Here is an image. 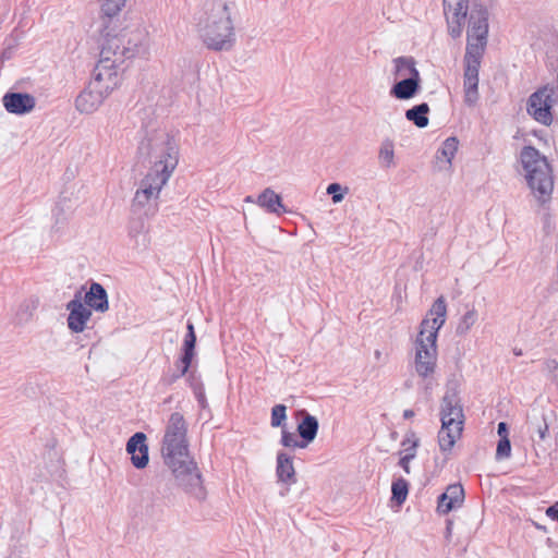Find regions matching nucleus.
I'll list each match as a JSON object with an SVG mask.
<instances>
[{
  "label": "nucleus",
  "instance_id": "1",
  "mask_svg": "<svg viewBox=\"0 0 558 558\" xmlns=\"http://www.w3.org/2000/svg\"><path fill=\"white\" fill-rule=\"evenodd\" d=\"M448 34L459 38L464 29L468 12L466 48L464 54L463 92L469 107L476 105L478 94V72L488 41L489 12L486 5L470 0H442Z\"/></svg>",
  "mask_w": 558,
  "mask_h": 558
},
{
  "label": "nucleus",
  "instance_id": "2",
  "mask_svg": "<svg viewBox=\"0 0 558 558\" xmlns=\"http://www.w3.org/2000/svg\"><path fill=\"white\" fill-rule=\"evenodd\" d=\"M160 451L178 486L193 498L205 500L206 489L199 470L189 451L187 423L182 413L170 414L165 426Z\"/></svg>",
  "mask_w": 558,
  "mask_h": 558
},
{
  "label": "nucleus",
  "instance_id": "3",
  "mask_svg": "<svg viewBox=\"0 0 558 558\" xmlns=\"http://www.w3.org/2000/svg\"><path fill=\"white\" fill-rule=\"evenodd\" d=\"M447 315V305L444 296H439L432 305L426 318L420 326L414 340V369L422 378H428L435 373L437 366V337L444 326Z\"/></svg>",
  "mask_w": 558,
  "mask_h": 558
},
{
  "label": "nucleus",
  "instance_id": "4",
  "mask_svg": "<svg viewBox=\"0 0 558 558\" xmlns=\"http://www.w3.org/2000/svg\"><path fill=\"white\" fill-rule=\"evenodd\" d=\"M138 154L148 159L149 172L170 179L179 163V146L166 130L146 128L138 144Z\"/></svg>",
  "mask_w": 558,
  "mask_h": 558
},
{
  "label": "nucleus",
  "instance_id": "5",
  "mask_svg": "<svg viewBox=\"0 0 558 558\" xmlns=\"http://www.w3.org/2000/svg\"><path fill=\"white\" fill-rule=\"evenodd\" d=\"M203 43L215 51H230L236 43V34L227 2L214 3L210 12L199 28Z\"/></svg>",
  "mask_w": 558,
  "mask_h": 558
},
{
  "label": "nucleus",
  "instance_id": "6",
  "mask_svg": "<svg viewBox=\"0 0 558 558\" xmlns=\"http://www.w3.org/2000/svg\"><path fill=\"white\" fill-rule=\"evenodd\" d=\"M520 157L530 189L539 202L545 203L554 189L551 169L546 157L533 146L523 147Z\"/></svg>",
  "mask_w": 558,
  "mask_h": 558
},
{
  "label": "nucleus",
  "instance_id": "7",
  "mask_svg": "<svg viewBox=\"0 0 558 558\" xmlns=\"http://www.w3.org/2000/svg\"><path fill=\"white\" fill-rule=\"evenodd\" d=\"M440 416L441 428L438 433V444L442 452H448L460 438L464 421L462 407L454 393L444 396Z\"/></svg>",
  "mask_w": 558,
  "mask_h": 558
},
{
  "label": "nucleus",
  "instance_id": "8",
  "mask_svg": "<svg viewBox=\"0 0 558 558\" xmlns=\"http://www.w3.org/2000/svg\"><path fill=\"white\" fill-rule=\"evenodd\" d=\"M132 35L125 29L112 36L108 33L100 50V59L107 58V61H114V64L121 66L125 60L133 58L138 51L141 34L138 33L134 37Z\"/></svg>",
  "mask_w": 558,
  "mask_h": 558
},
{
  "label": "nucleus",
  "instance_id": "9",
  "mask_svg": "<svg viewBox=\"0 0 558 558\" xmlns=\"http://www.w3.org/2000/svg\"><path fill=\"white\" fill-rule=\"evenodd\" d=\"M558 101V87L547 84L535 90L527 100V113L537 122L548 126L553 123L551 108Z\"/></svg>",
  "mask_w": 558,
  "mask_h": 558
},
{
  "label": "nucleus",
  "instance_id": "10",
  "mask_svg": "<svg viewBox=\"0 0 558 558\" xmlns=\"http://www.w3.org/2000/svg\"><path fill=\"white\" fill-rule=\"evenodd\" d=\"M168 181L169 179L166 177H161L148 171L147 174L142 179L140 187L135 192L133 198L134 205L144 207L150 199H157Z\"/></svg>",
  "mask_w": 558,
  "mask_h": 558
},
{
  "label": "nucleus",
  "instance_id": "11",
  "mask_svg": "<svg viewBox=\"0 0 558 558\" xmlns=\"http://www.w3.org/2000/svg\"><path fill=\"white\" fill-rule=\"evenodd\" d=\"M114 61L100 59L95 66L92 83H98V87L109 95L120 83L119 69Z\"/></svg>",
  "mask_w": 558,
  "mask_h": 558
},
{
  "label": "nucleus",
  "instance_id": "12",
  "mask_svg": "<svg viewBox=\"0 0 558 558\" xmlns=\"http://www.w3.org/2000/svg\"><path fill=\"white\" fill-rule=\"evenodd\" d=\"M68 327L72 332H83L92 317V310L83 303L82 292L77 291L74 298L66 304Z\"/></svg>",
  "mask_w": 558,
  "mask_h": 558
},
{
  "label": "nucleus",
  "instance_id": "13",
  "mask_svg": "<svg viewBox=\"0 0 558 558\" xmlns=\"http://www.w3.org/2000/svg\"><path fill=\"white\" fill-rule=\"evenodd\" d=\"M108 95L98 87V83L89 84L75 99V108L84 114H90L98 110Z\"/></svg>",
  "mask_w": 558,
  "mask_h": 558
},
{
  "label": "nucleus",
  "instance_id": "14",
  "mask_svg": "<svg viewBox=\"0 0 558 558\" xmlns=\"http://www.w3.org/2000/svg\"><path fill=\"white\" fill-rule=\"evenodd\" d=\"M2 104L9 113L23 116L34 110L36 99L27 93L9 92L2 97Z\"/></svg>",
  "mask_w": 558,
  "mask_h": 558
},
{
  "label": "nucleus",
  "instance_id": "15",
  "mask_svg": "<svg viewBox=\"0 0 558 558\" xmlns=\"http://www.w3.org/2000/svg\"><path fill=\"white\" fill-rule=\"evenodd\" d=\"M146 439L144 433L137 432L126 442V452L131 456V462L136 469H144L149 462Z\"/></svg>",
  "mask_w": 558,
  "mask_h": 558
},
{
  "label": "nucleus",
  "instance_id": "16",
  "mask_svg": "<svg viewBox=\"0 0 558 558\" xmlns=\"http://www.w3.org/2000/svg\"><path fill=\"white\" fill-rule=\"evenodd\" d=\"M464 500V489L461 484H451L446 492L438 497L437 510L441 514H447L451 510L459 508Z\"/></svg>",
  "mask_w": 558,
  "mask_h": 558
},
{
  "label": "nucleus",
  "instance_id": "17",
  "mask_svg": "<svg viewBox=\"0 0 558 558\" xmlns=\"http://www.w3.org/2000/svg\"><path fill=\"white\" fill-rule=\"evenodd\" d=\"M85 305L96 312L105 313L109 308L106 289L98 282H93L83 298Z\"/></svg>",
  "mask_w": 558,
  "mask_h": 558
},
{
  "label": "nucleus",
  "instance_id": "18",
  "mask_svg": "<svg viewBox=\"0 0 558 558\" xmlns=\"http://www.w3.org/2000/svg\"><path fill=\"white\" fill-rule=\"evenodd\" d=\"M256 204L268 213L280 215L286 211L282 198L272 189H265L257 197Z\"/></svg>",
  "mask_w": 558,
  "mask_h": 558
},
{
  "label": "nucleus",
  "instance_id": "19",
  "mask_svg": "<svg viewBox=\"0 0 558 558\" xmlns=\"http://www.w3.org/2000/svg\"><path fill=\"white\" fill-rule=\"evenodd\" d=\"M459 142L456 137H448L436 153V162L440 170L451 168L452 159L458 150Z\"/></svg>",
  "mask_w": 558,
  "mask_h": 558
},
{
  "label": "nucleus",
  "instance_id": "20",
  "mask_svg": "<svg viewBox=\"0 0 558 558\" xmlns=\"http://www.w3.org/2000/svg\"><path fill=\"white\" fill-rule=\"evenodd\" d=\"M300 414L303 416V418L298 425V433L302 440L306 442L307 446L316 438L319 424L318 420L315 416L307 413L305 410H302Z\"/></svg>",
  "mask_w": 558,
  "mask_h": 558
},
{
  "label": "nucleus",
  "instance_id": "21",
  "mask_svg": "<svg viewBox=\"0 0 558 558\" xmlns=\"http://www.w3.org/2000/svg\"><path fill=\"white\" fill-rule=\"evenodd\" d=\"M420 82L421 78L404 77L392 86L390 94L397 99H410L418 92Z\"/></svg>",
  "mask_w": 558,
  "mask_h": 558
},
{
  "label": "nucleus",
  "instance_id": "22",
  "mask_svg": "<svg viewBox=\"0 0 558 558\" xmlns=\"http://www.w3.org/2000/svg\"><path fill=\"white\" fill-rule=\"evenodd\" d=\"M276 473L278 480L283 483L292 484L296 481L292 458L283 451L277 453Z\"/></svg>",
  "mask_w": 558,
  "mask_h": 558
},
{
  "label": "nucleus",
  "instance_id": "23",
  "mask_svg": "<svg viewBox=\"0 0 558 558\" xmlns=\"http://www.w3.org/2000/svg\"><path fill=\"white\" fill-rule=\"evenodd\" d=\"M396 78H420V73L412 57H398L393 59Z\"/></svg>",
  "mask_w": 558,
  "mask_h": 558
},
{
  "label": "nucleus",
  "instance_id": "24",
  "mask_svg": "<svg viewBox=\"0 0 558 558\" xmlns=\"http://www.w3.org/2000/svg\"><path fill=\"white\" fill-rule=\"evenodd\" d=\"M429 106L426 102L416 105L405 111V118L420 129L428 125Z\"/></svg>",
  "mask_w": 558,
  "mask_h": 558
},
{
  "label": "nucleus",
  "instance_id": "25",
  "mask_svg": "<svg viewBox=\"0 0 558 558\" xmlns=\"http://www.w3.org/2000/svg\"><path fill=\"white\" fill-rule=\"evenodd\" d=\"M378 160L383 168L395 167V144L390 138H385L379 146Z\"/></svg>",
  "mask_w": 558,
  "mask_h": 558
},
{
  "label": "nucleus",
  "instance_id": "26",
  "mask_svg": "<svg viewBox=\"0 0 558 558\" xmlns=\"http://www.w3.org/2000/svg\"><path fill=\"white\" fill-rule=\"evenodd\" d=\"M401 446L403 447V450L400 453L414 459L416 457V450L420 446V439L413 430H409L405 434Z\"/></svg>",
  "mask_w": 558,
  "mask_h": 558
},
{
  "label": "nucleus",
  "instance_id": "27",
  "mask_svg": "<svg viewBox=\"0 0 558 558\" xmlns=\"http://www.w3.org/2000/svg\"><path fill=\"white\" fill-rule=\"evenodd\" d=\"M126 0H100V9L104 16L112 19L119 15Z\"/></svg>",
  "mask_w": 558,
  "mask_h": 558
},
{
  "label": "nucleus",
  "instance_id": "28",
  "mask_svg": "<svg viewBox=\"0 0 558 558\" xmlns=\"http://www.w3.org/2000/svg\"><path fill=\"white\" fill-rule=\"evenodd\" d=\"M392 499L398 504L402 505L409 493V483L404 478H397L391 485Z\"/></svg>",
  "mask_w": 558,
  "mask_h": 558
},
{
  "label": "nucleus",
  "instance_id": "29",
  "mask_svg": "<svg viewBox=\"0 0 558 558\" xmlns=\"http://www.w3.org/2000/svg\"><path fill=\"white\" fill-rule=\"evenodd\" d=\"M529 432L534 435L536 434L539 440H544L548 433V424L545 417L542 415L539 417H532L527 421Z\"/></svg>",
  "mask_w": 558,
  "mask_h": 558
},
{
  "label": "nucleus",
  "instance_id": "30",
  "mask_svg": "<svg viewBox=\"0 0 558 558\" xmlns=\"http://www.w3.org/2000/svg\"><path fill=\"white\" fill-rule=\"evenodd\" d=\"M477 320V312L472 308L469 310L459 320V324L457 326V333L460 336L466 335L472 326Z\"/></svg>",
  "mask_w": 558,
  "mask_h": 558
},
{
  "label": "nucleus",
  "instance_id": "31",
  "mask_svg": "<svg viewBox=\"0 0 558 558\" xmlns=\"http://www.w3.org/2000/svg\"><path fill=\"white\" fill-rule=\"evenodd\" d=\"M280 444L287 448H302L303 449V448L307 447L306 442H304L303 440H299L296 435L294 433L287 430L286 427H283L281 430Z\"/></svg>",
  "mask_w": 558,
  "mask_h": 558
},
{
  "label": "nucleus",
  "instance_id": "32",
  "mask_svg": "<svg viewBox=\"0 0 558 558\" xmlns=\"http://www.w3.org/2000/svg\"><path fill=\"white\" fill-rule=\"evenodd\" d=\"M286 420H287V407L283 404H276L271 409V420H270L271 426L283 428Z\"/></svg>",
  "mask_w": 558,
  "mask_h": 558
},
{
  "label": "nucleus",
  "instance_id": "33",
  "mask_svg": "<svg viewBox=\"0 0 558 558\" xmlns=\"http://www.w3.org/2000/svg\"><path fill=\"white\" fill-rule=\"evenodd\" d=\"M196 344V335H185L183 343L184 363H192Z\"/></svg>",
  "mask_w": 558,
  "mask_h": 558
},
{
  "label": "nucleus",
  "instance_id": "34",
  "mask_svg": "<svg viewBox=\"0 0 558 558\" xmlns=\"http://www.w3.org/2000/svg\"><path fill=\"white\" fill-rule=\"evenodd\" d=\"M146 232L145 222L143 219L132 220L129 226V235L138 242L141 235H144Z\"/></svg>",
  "mask_w": 558,
  "mask_h": 558
},
{
  "label": "nucleus",
  "instance_id": "35",
  "mask_svg": "<svg viewBox=\"0 0 558 558\" xmlns=\"http://www.w3.org/2000/svg\"><path fill=\"white\" fill-rule=\"evenodd\" d=\"M511 454V444L509 437H502L499 439L496 449V459L504 460L508 459Z\"/></svg>",
  "mask_w": 558,
  "mask_h": 558
},
{
  "label": "nucleus",
  "instance_id": "36",
  "mask_svg": "<svg viewBox=\"0 0 558 558\" xmlns=\"http://www.w3.org/2000/svg\"><path fill=\"white\" fill-rule=\"evenodd\" d=\"M190 366H191V363H189V364L184 363V354H183L181 356V359L179 360V362L177 363V367L179 369V373L172 375L169 378H166L167 384L170 385V384L174 383L178 378L184 376L187 373Z\"/></svg>",
  "mask_w": 558,
  "mask_h": 558
},
{
  "label": "nucleus",
  "instance_id": "37",
  "mask_svg": "<svg viewBox=\"0 0 558 558\" xmlns=\"http://www.w3.org/2000/svg\"><path fill=\"white\" fill-rule=\"evenodd\" d=\"M341 185L339 183H331L327 186V193L332 195V202L338 204L342 202L344 195L341 193Z\"/></svg>",
  "mask_w": 558,
  "mask_h": 558
},
{
  "label": "nucleus",
  "instance_id": "38",
  "mask_svg": "<svg viewBox=\"0 0 558 558\" xmlns=\"http://www.w3.org/2000/svg\"><path fill=\"white\" fill-rule=\"evenodd\" d=\"M547 368L550 372L553 379L558 384V362H556V361L548 362Z\"/></svg>",
  "mask_w": 558,
  "mask_h": 558
},
{
  "label": "nucleus",
  "instance_id": "39",
  "mask_svg": "<svg viewBox=\"0 0 558 558\" xmlns=\"http://www.w3.org/2000/svg\"><path fill=\"white\" fill-rule=\"evenodd\" d=\"M413 459L409 458V457H405V456H402L399 460V465L404 470L405 473H410V462L412 461Z\"/></svg>",
  "mask_w": 558,
  "mask_h": 558
},
{
  "label": "nucleus",
  "instance_id": "40",
  "mask_svg": "<svg viewBox=\"0 0 558 558\" xmlns=\"http://www.w3.org/2000/svg\"><path fill=\"white\" fill-rule=\"evenodd\" d=\"M497 433H498L500 439H502V437H509L508 436V425L506 422H500L498 424Z\"/></svg>",
  "mask_w": 558,
  "mask_h": 558
},
{
  "label": "nucleus",
  "instance_id": "41",
  "mask_svg": "<svg viewBox=\"0 0 558 558\" xmlns=\"http://www.w3.org/2000/svg\"><path fill=\"white\" fill-rule=\"evenodd\" d=\"M546 513L548 517H550L551 519L554 520H557L558 521V502H556L555 505L550 506L547 510H546Z\"/></svg>",
  "mask_w": 558,
  "mask_h": 558
},
{
  "label": "nucleus",
  "instance_id": "42",
  "mask_svg": "<svg viewBox=\"0 0 558 558\" xmlns=\"http://www.w3.org/2000/svg\"><path fill=\"white\" fill-rule=\"evenodd\" d=\"M413 416H414V411L413 410H410V409L404 410L403 417L405 420L412 418Z\"/></svg>",
  "mask_w": 558,
  "mask_h": 558
},
{
  "label": "nucleus",
  "instance_id": "43",
  "mask_svg": "<svg viewBox=\"0 0 558 558\" xmlns=\"http://www.w3.org/2000/svg\"><path fill=\"white\" fill-rule=\"evenodd\" d=\"M186 329V335H195L194 325L191 322L187 323Z\"/></svg>",
  "mask_w": 558,
  "mask_h": 558
},
{
  "label": "nucleus",
  "instance_id": "44",
  "mask_svg": "<svg viewBox=\"0 0 558 558\" xmlns=\"http://www.w3.org/2000/svg\"><path fill=\"white\" fill-rule=\"evenodd\" d=\"M244 202L245 203H256V199H254L253 196L248 195V196L245 197Z\"/></svg>",
  "mask_w": 558,
  "mask_h": 558
},
{
  "label": "nucleus",
  "instance_id": "45",
  "mask_svg": "<svg viewBox=\"0 0 558 558\" xmlns=\"http://www.w3.org/2000/svg\"><path fill=\"white\" fill-rule=\"evenodd\" d=\"M374 355H375V359H376V360H380V357H381V351L376 350V351H375V353H374Z\"/></svg>",
  "mask_w": 558,
  "mask_h": 558
},
{
  "label": "nucleus",
  "instance_id": "46",
  "mask_svg": "<svg viewBox=\"0 0 558 558\" xmlns=\"http://www.w3.org/2000/svg\"><path fill=\"white\" fill-rule=\"evenodd\" d=\"M450 532H451V529H450V523H449L447 526V533L450 534Z\"/></svg>",
  "mask_w": 558,
  "mask_h": 558
}]
</instances>
